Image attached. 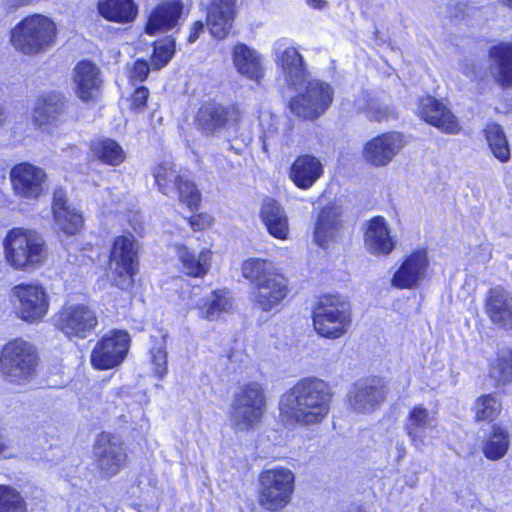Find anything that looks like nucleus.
I'll return each instance as SVG.
<instances>
[{"label": "nucleus", "mask_w": 512, "mask_h": 512, "mask_svg": "<svg viewBox=\"0 0 512 512\" xmlns=\"http://www.w3.org/2000/svg\"><path fill=\"white\" fill-rule=\"evenodd\" d=\"M94 466L101 478L116 476L127 464L124 442L110 433H101L93 444Z\"/></svg>", "instance_id": "nucleus-13"}, {"label": "nucleus", "mask_w": 512, "mask_h": 512, "mask_svg": "<svg viewBox=\"0 0 512 512\" xmlns=\"http://www.w3.org/2000/svg\"><path fill=\"white\" fill-rule=\"evenodd\" d=\"M484 310L494 326L512 331V292L500 286L491 288L484 301Z\"/></svg>", "instance_id": "nucleus-22"}, {"label": "nucleus", "mask_w": 512, "mask_h": 512, "mask_svg": "<svg viewBox=\"0 0 512 512\" xmlns=\"http://www.w3.org/2000/svg\"><path fill=\"white\" fill-rule=\"evenodd\" d=\"M419 114L427 123L448 134H457L460 126L456 117L437 99L427 96L419 102Z\"/></svg>", "instance_id": "nucleus-25"}, {"label": "nucleus", "mask_w": 512, "mask_h": 512, "mask_svg": "<svg viewBox=\"0 0 512 512\" xmlns=\"http://www.w3.org/2000/svg\"><path fill=\"white\" fill-rule=\"evenodd\" d=\"M183 13V4L179 0L159 3L150 13L145 27L149 35L166 32L175 28Z\"/></svg>", "instance_id": "nucleus-28"}, {"label": "nucleus", "mask_w": 512, "mask_h": 512, "mask_svg": "<svg viewBox=\"0 0 512 512\" xmlns=\"http://www.w3.org/2000/svg\"><path fill=\"white\" fill-rule=\"evenodd\" d=\"M386 398L384 385L378 380L358 381L349 392L350 408L361 414L375 411Z\"/></svg>", "instance_id": "nucleus-20"}, {"label": "nucleus", "mask_w": 512, "mask_h": 512, "mask_svg": "<svg viewBox=\"0 0 512 512\" xmlns=\"http://www.w3.org/2000/svg\"><path fill=\"white\" fill-rule=\"evenodd\" d=\"M339 512H364V510L360 506L353 504L340 510Z\"/></svg>", "instance_id": "nucleus-55"}, {"label": "nucleus", "mask_w": 512, "mask_h": 512, "mask_svg": "<svg viewBox=\"0 0 512 512\" xmlns=\"http://www.w3.org/2000/svg\"><path fill=\"white\" fill-rule=\"evenodd\" d=\"M195 308L200 318L213 321L232 308V299L226 290H215L196 300Z\"/></svg>", "instance_id": "nucleus-35"}, {"label": "nucleus", "mask_w": 512, "mask_h": 512, "mask_svg": "<svg viewBox=\"0 0 512 512\" xmlns=\"http://www.w3.org/2000/svg\"><path fill=\"white\" fill-rule=\"evenodd\" d=\"M490 70L495 80L504 87H512V45L500 43L489 51Z\"/></svg>", "instance_id": "nucleus-34"}, {"label": "nucleus", "mask_w": 512, "mask_h": 512, "mask_svg": "<svg viewBox=\"0 0 512 512\" xmlns=\"http://www.w3.org/2000/svg\"><path fill=\"white\" fill-rule=\"evenodd\" d=\"M52 211L58 228L67 235H74L83 225L82 215L67 204L63 189H55L53 193Z\"/></svg>", "instance_id": "nucleus-30"}, {"label": "nucleus", "mask_w": 512, "mask_h": 512, "mask_svg": "<svg viewBox=\"0 0 512 512\" xmlns=\"http://www.w3.org/2000/svg\"><path fill=\"white\" fill-rule=\"evenodd\" d=\"M260 217L273 237L281 240L288 238V218L283 207L276 200L266 198L263 201Z\"/></svg>", "instance_id": "nucleus-32"}, {"label": "nucleus", "mask_w": 512, "mask_h": 512, "mask_svg": "<svg viewBox=\"0 0 512 512\" xmlns=\"http://www.w3.org/2000/svg\"><path fill=\"white\" fill-rule=\"evenodd\" d=\"M436 427V414L422 404L416 405L409 411L405 431L416 449L422 450L429 443Z\"/></svg>", "instance_id": "nucleus-21"}, {"label": "nucleus", "mask_w": 512, "mask_h": 512, "mask_svg": "<svg viewBox=\"0 0 512 512\" xmlns=\"http://www.w3.org/2000/svg\"><path fill=\"white\" fill-rule=\"evenodd\" d=\"M489 374L496 382L506 384L512 382V350L504 348L498 351L491 362Z\"/></svg>", "instance_id": "nucleus-42"}, {"label": "nucleus", "mask_w": 512, "mask_h": 512, "mask_svg": "<svg viewBox=\"0 0 512 512\" xmlns=\"http://www.w3.org/2000/svg\"><path fill=\"white\" fill-rule=\"evenodd\" d=\"M130 346L127 331L113 330L104 335L94 346L91 364L99 370L112 369L121 364Z\"/></svg>", "instance_id": "nucleus-16"}, {"label": "nucleus", "mask_w": 512, "mask_h": 512, "mask_svg": "<svg viewBox=\"0 0 512 512\" xmlns=\"http://www.w3.org/2000/svg\"><path fill=\"white\" fill-rule=\"evenodd\" d=\"M461 71L470 79H477L478 77H481L482 67L474 61L466 60L461 65Z\"/></svg>", "instance_id": "nucleus-49"}, {"label": "nucleus", "mask_w": 512, "mask_h": 512, "mask_svg": "<svg viewBox=\"0 0 512 512\" xmlns=\"http://www.w3.org/2000/svg\"><path fill=\"white\" fill-rule=\"evenodd\" d=\"M148 96V88L144 86L138 87L132 95L131 107L135 110H143L146 106Z\"/></svg>", "instance_id": "nucleus-48"}, {"label": "nucleus", "mask_w": 512, "mask_h": 512, "mask_svg": "<svg viewBox=\"0 0 512 512\" xmlns=\"http://www.w3.org/2000/svg\"><path fill=\"white\" fill-rule=\"evenodd\" d=\"M26 3H28V0H20L15 6L25 5Z\"/></svg>", "instance_id": "nucleus-60"}, {"label": "nucleus", "mask_w": 512, "mask_h": 512, "mask_svg": "<svg viewBox=\"0 0 512 512\" xmlns=\"http://www.w3.org/2000/svg\"><path fill=\"white\" fill-rule=\"evenodd\" d=\"M488 146L496 159L502 163L510 160V147L506 134L497 123H489L484 129Z\"/></svg>", "instance_id": "nucleus-40"}, {"label": "nucleus", "mask_w": 512, "mask_h": 512, "mask_svg": "<svg viewBox=\"0 0 512 512\" xmlns=\"http://www.w3.org/2000/svg\"><path fill=\"white\" fill-rule=\"evenodd\" d=\"M5 120V112L4 109L0 106V126L3 124Z\"/></svg>", "instance_id": "nucleus-58"}, {"label": "nucleus", "mask_w": 512, "mask_h": 512, "mask_svg": "<svg viewBox=\"0 0 512 512\" xmlns=\"http://www.w3.org/2000/svg\"><path fill=\"white\" fill-rule=\"evenodd\" d=\"M66 118V101L63 94L50 92L34 101L31 119L38 127L58 126Z\"/></svg>", "instance_id": "nucleus-19"}, {"label": "nucleus", "mask_w": 512, "mask_h": 512, "mask_svg": "<svg viewBox=\"0 0 512 512\" xmlns=\"http://www.w3.org/2000/svg\"><path fill=\"white\" fill-rule=\"evenodd\" d=\"M91 151L102 163L118 166L124 162L126 155L123 148L113 139L102 138L92 142Z\"/></svg>", "instance_id": "nucleus-39"}, {"label": "nucleus", "mask_w": 512, "mask_h": 512, "mask_svg": "<svg viewBox=\"0 0 512 512\" xmlns=\"http://www.w3.org/2000/svg\"><path fill=\"white\" fill-rule=\"evenodd\" d=\"M323 166L319 159L312 155L298 156L292 163L289 177L300 189H309L322 176Z\"/></svg>", "instance_id": "nucleus-31"}, {"label": "nucleus", "mask_w": 512, "mask_h": 512, "mask_svg": "<svg viewBox=\"0 0 512 512\" xmlns=\"http://www.w3.org/2000/svg\"><path fill=\"white\" fill-rule=\"evenodd\" d=\"M398 450H399V456H398V459H402L405 455V448L403 447V444L399 445L398 447Z\"/></svg>", "instance_id": "nucleus-57"}, {"label": "nucleus", "mask_w": 512, "mask_h": 512, "mask_svg": "<svg viewBox=\"0 0 512 512\" xmlns=\"http://www.w3.org/2000/svg\"><path fill=\"white\" fill-rule=\"evenodd\" d=\"M508 448V432L505 429L494 425L492 427V432L483 448L485 457L490 460L501 459L506 454Z\"/></svg>", "instance_id": "nucleus-41"}, {"label": "nucleus", "mask_w": 512, "mask_h": 512, "mask_svg": "<svg viewBox=\"0 0 512 512\" xmlns=\"http://www.w3.org/2000/svg\"><path fill=\"white\" fill-rule=\"evenodd\" d=\"M153 176L161 193L168 197L177 196L191 211L198 210L201 194L186 171L166 161L155 167Z\"/></svg>", "instance_id": "nucleus-7"}, {"label": "nucleus", "mask_w": 512, "mask_h": 512, "mask_svg": "<svg viewBox=\"0 0 512 512\" xmlns=\"http://www.w3.org/2000/svg\"><path fill=\"white\" fill-rule=\"evenodd\" d=\"M275 63L280 68L288 85L295 88L306 82L307 71L303 56L291 40L281 38L273 45Z\"/></svg>", "instance_id": "nucleus-17"}, {"label": "nucleus", "mask_w": 512, "mask_h": 512, "mask_svg": "<svg viewBox=\"0 0 512 512\" xmlns=\"http://www.w3.org/2000/svg\"><path fill=\"white\" fill-rule=\"evenodd\" d=\"M506 6L512 8V0H501Z\"/></svg>", "instance_id": "nucleus-59"}, {"label": "nucleus", "mask_w": 512, "mask_h": 512, "mask_svg": "<svg viewBox=\"0 0 512 512\" xmlns=\"http://www.w3.org/2000/svg\"><path fill=\"white\" fill-rule=\"evenodd\" d=\"M242 274L255 285V306L263 312L278 309L289 293L288 279L271 261L250 258L244 261Z\"/></svg>", "instance_id": "nucleus-2"}, {"label": "nucleus", "mask_w": 512, "mask_h": 512, "mask_svg": "<svg viewBox=\"0 0 512 512\" xmlns=\"http://www.w3.org/2000/svg\"><path fill=\"white\" fill-rule=\"evenodd\" d=\"M55 40L54 22L40 14L24 18L11 32L13 47L25 55L44 53L55 44Z\"/></svg>", "instance_id": "nucleus-5"}, {"label": "nucleus", "mask_w": 512, "mask_h": 512, "mask_svg": "<svg viewBox=\"0 0 512 512\" xmlns=\"http://www.w3.org/2000/svg\"><path fill=\"white\" fill-rule=\"evenodd\" d=\"M190 227L194 230H202L210 224L209 216L204 214L193 215L188 219Z\"/></svg>", "instance_id": "nucleus-51"}, {"label": "nucleus", "mask_w": 512, "mask_h": 512, "mask_svg": "<svg viewBox=\"0 0 512 512\" xmlns=\"http://www.w3.org/2000/svg\"><path fill=\"white\" fill-rule=\"evenodd\" d=\"M97 10L106 20L117 23L132 22L138 13L133 0H99Z\"/></svg>", "instance_id": "nucleus-37"}, {"label": "nucleus", "mask_w": 512, "mask_h": 512, "mask_svg": "<svg viewBox=\"0 0 512 512\" xmlns=\"http://www.w3.org/2000/svg\"><path fill=\"white\" fill-rule=\"evenodd\" d=\"M367 116L370 120L382 121L390 117L394 118V112L389 108H370L367 112Z\"/></svg>", "instance_id": "nucleus-50"}, {"label": "nucleus", "mask_w": 512, "mask_h": 512, "mask_svg": "<svg viewBox=\"0 0 512 512\" xmlns=\"http://www.w3.org/2000/svg\"><path fill=\"white\" fill-rule=\"evenodd\" d=\"M112 284L122 291H130L139 270L138 246L133 235L118 236L110 253Z\"/></svg>", "instance_id": "nucleus-9"}, {"label": "nucleus", "mask_w": 512, "mask_h": 512, "mask_svg": "<svg viewBox=\"0 0 512 512\" xmlns=\"http://www.w3.org/2000/svg\"><path fill=\"white\" fill-rule=\"evenodd\" d=\"M233 63L237 71L248 79L258 81L264 75L260 54L246 44L239 43L233 50Z\"/></svg>", "instance_id": "nucleus-33"}, {"label": "nucleus", "mask_w": 512, "mask_h": 512, "mask_svg": "<svg viewBox=\"0 0 512 512\" xmlns=\"http://www.w3.org/2000/svg\"><path fill=\"white\" fill-rule=\"evenodd\" d=\"M13 308L22 321L38 323L49 310V296L45 288L37 283H21L11 290Z\"/></svg>", "instance_id": "nucleus-12"}, {"label": "nucleus", "mask_w": 512, "mask_h": 512, "mask_svg": "<svg viewBox=\"0 0 512 512\" xmlns=\"http://www.w3.org/2000/svg\"><path fill=\"white\" fill-rule=\"evenodd\" d=\"M428 266L427 253L419 250L411 253L394 273L392 284L401 289H411L425 277Z\"/></svg>", "instance_id": "nucleus-26"}, {"label": "nucleus", "mask_w": 512, "mask_h": 512, "mask_svg": "<svg viewBox=\"0 0 512 512\" xmlns=\"http://www.w3.org/2000/svg\"><path fill=\"white\" fill-rule=\"evenodd\" d=\"M333 100V90L327 83L312 80L307 82L304 93L290 101V109L296 116L313 120L322 115Z\"/></svg>", "instance_id": "nucleus-15"}, {"label": "nucleus", "mask_w": 512, "mask_h": 512, "mask_svg": "<svg viewBox=\"0 0 512 512\" xmlns=\"http://www.w3.org/2000/svg\"><path fill=\"white\" fill-rule=\"evenodd\" d=\"M340 215V209L335 205L327 206L321 210L314 232L315 242L319 246L325 247L329 241L335 238L341 226Z\"/></svg>", "instance_id": "nucleus-36"}, {"label": "nucleus", "mask_w": 512, "mask_h": 512, "mask_svg": "<svg viewBox=\"0 0 512 512\" xmlns=\"http://www.w3.org/2000/svg\"><path fill=\"white\" fill-rule=\"evenodd\" d=\"M176 48V41L172 36H167L154 43L151 66L154 70H160L172 59Z\"/></svg>", "instance_id": "nucleus-44"}, {"label": "nucleus", "mask_w": 512, "mask_h": 512, "mask_svg": "<svg viewBox=\"0 0 512 512\" xmlns=\"http://www.w3.org/2000/svg\"><path fill=\"white\" fill-rule=\"evenodd\" d=\"M54 325L67 337L85 339L95 329L98 319L84 304H67L53 316Z\"/></svg>", "instance_id": "nucleus-14"}, {"label": "nucleus", "mask_w": 512, "mask_h": 512, "mask_svg": "<svg viewBox=\"0 0 512 512\" xmlns=\"http://www.w3.org/2000/svg\"><path fill=\"white\" fill-rule=\"evenodd\" d=\"M332 400L333 392L325 381L303 378L281 396L280 416L286 425H318L329 415Z\"/></svg>", "instance_id": "nucleus-1"}, {"label": "nucleus", "mask_w": 512, "mask_h": 512, "mask_svg": "<svg viewBox=\"0 0 512 512\" xmlns=\"http://www.w3.org/2000/svg\"><path fill=\"white\" fill-rule=\"evenodd\" d=\"M73 81L77 96L84 102L96 98L102 83L98 67L90 61H81L75 66Z\"/></svg>", "instance_id": "nucleus-29"}, {"label": "nucleus", "mask_w": 512, "mask_h": 512, "mask_svg": "<svg viewBox=\"0 0 512 512\" xmlns=\"http://www.w3.org/2000/svg\"><path fill=\"white\" fill-rule=\"evenodd\" d=\"M294 473L284 467L264 470L259 476V504L277 512L291 500L294 491Z\"/></svg>", "instance_id": "nucleus-10"}, {"label": "nucleus", "mask_w": 512, "mask_h": 512, "mask_svg": "<svg viewBox=\"0 0 512 512\" xmlns=\"http://www.w3.org/2000/svg\"><path fill=\"white\" fill-rule=\"evenodd\" d=\"M405 141L401 133L388 132L369 140L363 149L364 159L373 166H385L404 147Z\"/></svg>", "instance_id": "nucleus-18"}, {"label": "nucleus", "mask_w": 512, "mask_h": 512, "mask_svg": "<svg viewBox=\"0 0 512 512\" xmlns=\"http://www.w3.org/2000/svg\"><path fill=\"white\" fill-rule=\"evenodd\" d=\"M307 3L316 9H322L326 6V1L324 0H307Z\"/></svg>", "instance_id": "nucleus-54"}, {"label": "nucleus", "mask_w": 512, "mask_h": 512, "mask_svg": "<svg viewBox=\"0 0 512 512\" xmlns=\"http://www.w3.org/2000/svg\"><path fill=\"white\" fill-rule=\"evenodd\" d=\"M39 356L36 348L21 338L4 345L0 355V369L4 378L15 385H27L37 376Z\"/></svg>", "instance_id": "nucleus-4"}, {"label": "nucleus", "mask_w": 512, "mask_h": 512, "mask_svg": "<svg viewBox=\"0 0 512 512\" xmlns=\"http://www.w3.org/2000/svg\"><path fill=\"white\" fill-rule=\"evenodd\" d=\"M364 244L367 251L375 256L389 255L395 248L386 220L377 216L366 223Z\"/></svg>", "instance_id": "nucleus-27"}, {"label": "nucleus", "mask_w": 512, "mask_h": 512, "mask_svg": "<svg viewBox=\"0 0 512 512\" xmlns=\"http://www.w3.org/2000/svg\"><path fill=\"white\" fill-rule=\"evenodd\" d=\"M167 337V334L151 337L153 343L150 349L151 363L153 372L159 379H163L167 373Z\"/></svg>", "instance_id": "nucleus-43"}, {"label": "nucleus", "mask_w": 512, "mask_h": 512, "mask_svg": "<svg viewBox=\"0 0 512 512\" xmlns=\"http://www.w3.org/2000/svg\"><path fill=\"white\" fill-rule=\"evenodd\" d=\"M7 449V442L3 436L0 435V454Z\"/></svg>", "instance_id": "nucleus-56"}, {"label": "nucleus", "mask_w": 512, "mask_h": 512, "mask_svg": "<svg viewBox=\"0 0 512 512\" xmlns=\"http://www.w3.org/2000/svg\"><path fill=\"white\" fill-rule=\"evenodd\" d=\"M204 31V23L202 21H196L191 29L190 35L188 37L189 43H194L200 36V34Z\"/></svg>", "instance_id": "nucleus-52"}, {"label": "nucleus", "mask_w": 512, "mask_h": 512, "mask_svg": "<svg viewBox=\"0 0 512 512\" xmlns=\"http://www.w3.org/2000/svg\"><path fill=\"white\" fill-rule=\"evenodd\" d=\"M237 0H212L207 8V26L210 34L224 39L230 32L236 17Z\"/></svg>", "instance_id": "nucleus-24"}, {"label": "nucleus", "mask_w": 512, "mask_h": 512, "mask_svg": "<svg viewBox=\"0 0 512 512\" xmlns=\"http://www.w3.org/2000/svg\"><path fill=\"white\" fill-rule=\"evenodd\" d=\"M0 512H27L25 500L15 489L0 485Z\"/></svg>", "instance_id": "nucleus-45"}, {"label": "nucleus", "mask_w": 512, "mask_h": 512, "mask_svg": "<svg viewBox=\"0 0 512 512\" xmlns=\"http://www.w3.org/2000/svg\"><path fill=\"white\" fill-rule=\"evenodd\" d=\"M351 324L350 306L340 295H325L313 311L315 331L328 339L345 335Z\"/></svg>", "instance_id": "nucleus-6"}, {"label": "nucleus", "mask_w": 512, "mask_h": 512, "mask_svg": "<svg viewBox=\"0 0 512 512\" xmlns=\"http://www.w3.org/2000/svg\"><path fill=\"white\" fill-rule=\"evenodd\" d=\"M212 253L208 249H203L199 253L187 247L179 250V258L182 269L185 274L192 277H204L211 265Z\"/></svg>", "instance_id": "nucleus-38"}, {"label": "nucleus", "mask_w": 512, "mask_h": 512, "mask_svg": "<svg viewBox=\"0 0 512 512\" xmlns=\"http://www.w3.org/2000/svg\"><path fill=\"white\" fill-rule=\"evenodd\" d=\"M10 177L16 195L25 199H36L42 192L46 174L41 168L23 163L12 168Z\"/></svg>", "instance_id": "nucleus-23"}, {"label": "nucleus", "mask_w": 512, "mask_h": 512, "mask_svg": "<svg viewBox=\"0 0 512 512\" xmlns=\"http://www.w3.org/2000/svg\"><path fill=\"white\" fill-rule=\"evenodd\" d=\"M150 66L145 60H137L133 64L129 77L134 82H143L148 77Z\"/></svg>", "instance_id": "nucleus-47"}, {"label": "nucleus", "mask_w": 512, "mask_h": 512, "mask_svg": "<svg viewBox=\"0 0 512 512\" xmlns=\"http://www.w3.org/2000/svg\"><path fill=\"white\" fill-rule=\"evenodd\" d=\"M265 392L261 384L250 382L233 395L229 420L240 430H247L260 421L265 412Z\"/></svg>", "instance_id": "nucleus-8"}, {"label": "nucleus", "mask_w": 512, "mask_h": 512, "mask_svg": "<svg viewBox=\"0 0 512 512\" xmlns=\"http://www.w3.org/2000/svg\"><path fill=\"white\" fill-rule=\"evenodd\" d=\"M240 111L233 105L209 101L201 105L194 117L195 128L204 136L220 137L237 126Z\"/></svg>", "instance_id": "nucleus-11"}, {"label": "nucleus", "mask_w": 512, "mask_h": 512, "mask_svg": "<svg viewBox=\"0 0 512 512\" xmlns=\"http://www.w3.org/2000/svg\"><path fill=\"white\" fill-rule=\"evenodd\" d=\"M273 134V131H269L268 133H264L262 136H261V139H262V148L264 150V152H268V146L270 144V138Z\"/></svg>", "instance_id": "nucleus-53"}, {"label": "nucleus", "mask_w": 512, "mask_h": 512, "mask_svg": "<svg viewBox=\"0 0 512 512\" xmlns=\"http://www.w3.org/2000/svg\"><path fill=\"white\" fill-rule=\"evenodd\" d=\"M500 410V403L492 395L482 396L475 403L476 419L478 421H493Z\"/></svg>", "instance_id": "nucleus-46"}, {"label": "nucleus", "mask_w": 512, "mask_h": 512, "mask_svg": "<svg viewBox=\"0 0 512 512\" xmlns=\"http://www.w3.org/2000/svg\"><path fill=\"white\" fill-rule=\"evenodd\" d=\"M5 259L16 270L33 271L47 256L43 237L25 228L11 229L3 242Z\"/></svg>", "instance_id": "nucleus-3"}]
</instances>
